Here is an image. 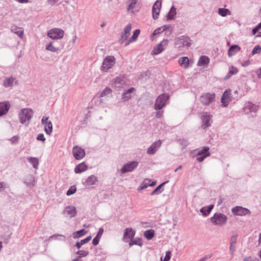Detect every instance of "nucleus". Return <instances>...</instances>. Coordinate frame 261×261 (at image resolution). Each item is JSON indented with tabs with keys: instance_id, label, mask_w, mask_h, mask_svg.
Here are the masks:
<instances>
[{
	"instance_id": "nucleus-49",
	"label": "nucleus",
	"mask_w": 261,
	"mask_h": 261,
	"mask_svg": "<svg viewBox=\"0 0 261 261\" xmlns=\"http://www.w3.org/2000/svg\"><path fill=\"white\" fill-rule=\"evenodd\" d=\"M76 191V187L75 186H72L70 188V189L67 191L66 194L67 196H70L71 195L73 194Z\"/></svg>"
},
{
	"instance_id": "nucleus-20",
	"label": "nucleus",
	"mask_w": 261,
	"mask_h": 261,
	"mask_svg": "<svg viewBox=\"0 0 261 261\" xmlns=\"http://www.w3.org/2000/svg\"><path fill=\"white\" fill-rule=\"evenodd\" d=\"M244 109L245 112L248 113L250 112H256L258 109V107L251 102H248L245 104V106Z\"/></svg>"
},
{
	"instance_id": "nucleus-38",
	"label": "nucleus",
	"mask_w": 261,
	"mask_h": 261,
	"mask_svg": "<svg viewBox=\"0 0 261 261\" xmlns=\"http://www.w3.org/2000/svg\"><path fill=\"white\" fill-rule=\"evenodd\" d=\"M97 181V178L95 175H91L87 178L86 182L87 185L91 186L95 184Z\"/></svg>"
},
{
	"instance_id": "nucleus-56",
	"label": "nucleus",
	"mask_w": 261,
	"mask_h": 261,
	"mask_svg": "<svg viewBox=\"0 0 261 261\" xmlns=\"http://www.w3.org/2000/svg\"><path fill=\"white\" fill-rule=\"evenodd\" d=\"M37 140L38 141H41L42 142H44L46 140L43 134H39L37 137Z\"/></svg>"
},
{
	"instance_id": "nucleus-55",
	"label": "nucleus",
	"mask_w": 261,
	"mask_h": 261,
	"mask_svg": "<svg viewBox=\"0 0 261 261\" xmlns=\"http://www.w3.org/2000/svg\"><path fill=\"white\" fill-rule=\"evenodd\" d=\"M48 117H47V116H43V117L42 118V119H41V123L43 125L45 126L46 125V124H47L49 121H48Z\"/></svg>"
},
{
	"instance_id": "nucleus-11",
	"label": "nucleus",
	"mask_w": 261,
	"mask_h": 261,
	"mask_svg": "<svg viewBox=\"0 0 261 261\" xmlns=\"http://www.w3.org/2000/svg\"><path fill=\"white\" fill-rule=\"evenodd\" d=\"M72 154L74 158L77 160L83 159L86 155L85 150L79 146H73Z\"/></svg>"
},
{
	"instance_id": "nucleus-10",
	"label": "nucleus",
	"mask_w": 261,
	"mask_h": 261,
	"mask_svg": "<svg viewBox=\"0 0 261 261\" xmlns=\"http://www.w3.org/2000/svg\"><path fill=\"white\" fill-rule=\"evenodd\" d=\"M168 40L167 39H164L161 42L156 44L153 48L152 51V55H158L161 53L164 50L165 47L167 46Z\"/></svg>"
},
{
	"instance_id": "nucleus-22",
	"label": "nucleus",
	"mask_w": 261,
	"mask_h": 261,
	"mask_svg": "<svg viewBox=\"0 0 261 261\" xmlns=\"http://www.w3.org/2000/svg\"><path fill=\"white\" fill-rule=\"evenodd\" d=\"M135 91L134 88H130L124 91L122 95V100L124 101L128 100L132 97V93Z\"/></svg>"
},
{
	"instance_id": "nucleus-47",
	"label": "nucleus",
	"mask_w": 261,
	"mask_h": 261,
	"mask_svg": "<svg viewBox=\"0 0 261 261\" xmlns=\"http://www.w3.org/2000/svg\"><path fill=\"white\" fill-rule=\"evenodd\" d=\"M111 93H112V90L110 88L107 87L101 92V93L100 94V96L103 97L106 95L111 94Z\"/></svg>"
},
{
	"instance_id": "nucleus-32",
	"label": "nucleus",
	"mask_w": 261,
	"mask_h": 261,
	"mask_svg": "<svg viewBox=\"0 0 261 261\" xmlns=\"http://www.w3.org/2000/svg\"><path fill=\"white\" fill-rule=\"evenodd\" d=\"M176 15V9L174 6H172L170 11L167 15V20H173Z\"/></svg>"
},
{
	"instance_id": "nucleus-60",
	"label": "nucleus",
	"mask_w": 261,
	"mask_h": 261,
	"mask_svg": "<svg viewBox=\"0 0 261 261\" xmlns=\"http://www.w3.org/2000/svg\"><path fill=\"white\" fill-rule=\"evenodd\" d=\"M162 29V28H157L156 29H155L154 31L153 35H156L160 34L162 32H163Z\"/></svg>"
},
{
	"instance_id": "nucleus-24",
	"label": "nucleus",
	"mask_w": 261,
	"mask_h": 261,
	"mask_svg": "<svg viewBox=\"0 0 261 261\" xmlns=\"http://www.w3.org/2000/svg\"><path fill=\"white\" fill-rule=\"evenodd\" d=\"M238 72L237 68L231 65L229 66L228 72L224 77V80H227L230 79L232 75L236 74Z\"/></svg>"
},
{
	"instance_id": "nucleus-63",
	"label": "nucleus",
	"mask_w": 261,
	"mask_h": 261,
	"mask_svg": "<svg viewBox=\"0 0 261 261\" xmlns=\"http://www.w3.org/2000/svg\"><path fill=\"white\" fill-rule=\"evenodd\" d=\"M59 0H47V2L51 5H54Z\"/></svg>"
},
{
	"instance_id": "nucleus-64",
	"label": "nucleus",
	"mask_w": 261,
	"mask_h": 261,
	"mask_svg": "<svg viewBox=\"0 0 261 261\" xmlns=\"http://www.w3.org/2000/svg\"><path fill=\"white\" fill-rule=\"evenodd\" d=\"M259 30L256 27H255L252 30V35H255Z\"/></svg>"
},
{
	"instance_id": "nucleus-35",
	"label": "nucleus",
	"mask_w": 261,
	"mask_h": 261,
	"mask_svg": "<svg viewBox=\"0 0 261 261\" xmlns=\"http://www.w3.org/2000/svg\"><path fill=\"white\" fill-rule=\"evenodd\" d=\"M129 245L130 247L134 245H137L140 246H142L143 245L142 240L140 238H136L135 239H132L129 240Z\"/></svg>"
},
{
	"instance_id": "nucleus-52",
	"label": "nucleus",
	"mask_w": 261,
	"mask_h": 261,
	"mask_svg": "<svg viewBox=\"0 0 261 261\" xmlns=\"http://www.w3.org/2000/svg\"><path fill=\"white\" fill-rule=\"evenodd\" d=\"M210 155V153H207L206 155H200V156H198L197 158H196V160L197 161H198L199 162H202L206 157Z\"/></svg>"
},
{
	"instance_id": "nucleus-34",
	"label": "nucleus",
	"mask_w": 261,
	"mask_h": 261,
	"mask_svg": "<svg viewBox=\"0 0 261 261\" xmlns=\"http://www.w3.org/2000/svg\"><path fill=\"white\" fill-rule=\"evenodd\" d=\"M140 33V30H139V29L136 30L134 32L133 36L129 39L128 41L125 43V45L127 46L130 42L136 41L137 37H138Z\"/></svg>"
},
{
	"instance_id": "nucleus-23",
	"label": "nucleus",
	"mask_w": 261,
	"mask_h": 261,
	"mask_svg": "<svg viewBox=\"0 0 261 261\" xmlns=\"http://www.w3.org/2000/svg\"><path fill=\"white\" fill-rule=\"evenodd\" d=\"M10 108V105L8 102H0V116L7 114Z\"/></svg>"
},
{
	"instance_id": "nucleus-46",
	"label": "nucleus",
	"mask_w": 261,
	"mask_h": 261,
	"mask_svg": "<svg viewBox=\"0 0 261 261\" xmlns=\"http://www.w3.org/2000/svg\"><path fill=\"white\" fill-rule=\"evenodd\" d=\"M177 142L181 146H182L183 148H185L187 147L188 144L189 142L187 139L182 138V139H179L177 140Z\"/></svg>"
},
{
	"instance_id": "nucleus-30",
	"label": "nucleus",
	"mask_w": 261,
	"mask_h": 261,
	"mask_svg": "<svg viewBox=\"0 0 261 261\" xmlns=\"http://www.w3.org/2000/svg\"><path fill=\"white\" fill-rule=\"evenodd\" d=\"M210 148L208 146H204L201 148L197 149L195 150L196 151V155H206V153H210L209 152Z\"/></svg>"
},
{
	"instance_id": "nucleus-28",
	"label": "nucleus",
	"mask_w": 261,
	"mask_h": 261,
	"mask_svg": "<svg viewBox=\"0 0 261 261\" xmlns=\"http://www.w3.org/2000/svg\"><path fill=\"white\" fill-rule=\"evenodd\" d=\"M88 169L87 166L84 162H82L76 165L74 168V172L76 173H81L86 171Z\"/></svg>"
},
{
	"instance_id": "nucleus-18",
	"label": "nucleus",
	"mask_w": 261,
	"mask_h": 261,
	"mask_svg": "<svg viewBox=\"0 0 261 261\" xmlns=\"http://www.w3.org/2000/svg\"><path fill=\"white\" fill-rule=\"evenodd\" d=\"M132 29V24H128L124 29L123 31L122 32L121 35V38L119 40V42L122 44L125 40H126L127 37L130 34V32Z\"/></svg>"
},
{
	"instance_id": "nucleus-50",
	"label": "nucleus",
	"mask_w": 261,
	"mask_h": 261,
	"mask_svg": "<svg viewBox=\"0 0 261 261\" xmlns=\"http://www.w3.org/2000/svg\"><path fill=\"white\" fill-rule=\"evenodd\" d=\"M19 138L18 136H14L10 139V141L13 145L16 144L18 142Z\"/></svg>"
},
{
	"instance_id": "nucleus-21",
	"label": "nucleus",
	"mask_w": 261,
	"mask_h": 261,
	"mask_svg": "<svg viewBox=\"0 0 261 261\" xmlns=\"http://www.w3.org/2000/svg\"><path fill=\"white\" fill-rule=\"evenodd\" d=\"M64 214L70 218H72L76 215V211L74 206H67L64 211Z\"/></svg>"
},
{
	"instance_id": "nucleus-36",
	"label": "nucleus",
	"mask_w": 261,
	"mask_h": 261,
	"mask_svg": "<svg viewBox=\"0 0 261 261\" xmlns=\"http://www.w3.org/2000/svg\"><path fill=\"white\" fill-rule=\"evenodd\" d=\"M214 205L211 204L208 206L203 207L200 210V212L203 214V215L207 216L210 213Z\"/></svg>"
},
{
	"instance_id": "nucleus-19",
	"label": "nucleus",
	"mask_w": 261,
	"mask_h": 261,
	"mask_svg": "<svg viewBox=\"0 0 261 261\" xmlns=\"http://www.w3.org/2000/svg\"><path fill=\"white\" fill-rule=\"evenodd\" d=\"M136 232L132 228H127L125 229L123 240L124 242H127L129 240L133 239Z\"/></svg>"
},
{
	"instance_id": "nucleus-5",
	"label": "nucleus",
	"mask_w": 261,
	"mask_h": 261,
	"mask_svg": "<svg viewBox=\"0 0 261 261\" xmlns=\"http://www.w3.org/2000/svg\"><path fill=\"white\" fill-rule=\"evenodd\" d=\"M64 35V31L59 28H54L49 30L47 33V36L53 39L58 40L63 38Z\"/></svg>"
},
{
	"instance_id": "nucleus-41",
	"label": "nucleus",
	"mask_w": 261,
	"mask_h": 261,
	"mask_svg": "<svg viewBox=\"0 0 261 261\" xmlns=\"http://www.w3.org/2000/svg\"><path fill=\"white\" fill-rule=\"evenodd\" d=\"M168 181H165L164 182H163L161 185H160L159 186H158L151 193V195H154V194H160L162 191V187L163 186L166 184Z\"/></svg>"
},
{
	"instance_id": "nucleus-27",
	"label": "nucleus",
	"mask_w": 261,
	"mask_h": 261,
	"mask_svg": "<svg viewBox=\"0 0 261 261\" xmlns=\"http://www.w3.org/2000/svg\"><path fill=\"white\" fill-rule=\"evenodd\" d=\"M11 31L17 35L21 38H22L23 36V30L21 28H19L16 25H14L11 27Z\"/></svg>"
},
{
	"instance_id": "nucleus-2",
	"label": "nucleus",
	"mask_w": 261,
	"mask_h": 261,
	"mask_svg": "<svg viewBox=\"0 0 261 261\" xmlns=\"http://www.w3.org/2000/svg\"><path fill=\"white\" fill-rule=\"evenodd\" d=\"M18 115L21 123L24 124L27 122L26 125H28L33 117V111L31 109L24 108L21 109Z\"/></svg>"
},
{
	"instance_id": "nucleus-40",
	"label": "nucleus",
	"mask_w": 261,
	"mask_h": 261,
	"mask_svg": "<svg viewBox=\"0 0 261 261\" xmlns=\"http://www.w3.org/2000/svg\"><path fill=\"white\" fill-rule=\"evenodd\" d=\"M151 182V180L148 178H146L143 181L142 185L139 187L138 188V190H141L144 189H146L148 188L149 186H150V182Z\"/></svg>"
},
{
	"instance_id": "nucleus-62",
	"label": "nucleus",
	"mask_w": 261,
	"mask_h": 261,
	"mask_svg": "<svg viewBox=\"0 0 261 261\" xmlns=\"http://www.w3.org/2000/svg\"><path fill=\"white\" fill-rule=\"evenodd\" d=\"M258 79L261 78V67L255 71Z\"/></svg>"
},
{
	"instance_id": "nucleus-1",
	"label": "nucleus",
	"mask_w": 261,
	"mask_h": 261,
	"mask_svg": "<svg viewBox=\"0 0 261 261\" xmlns=\"http://www.w3.org/2000/svg\"><path fill=\"white\" fill-rule=\"evenodd\" d=\"M192 41L187 36H181L175 39L174 44L176 47L181 49L184 47H189L192 44Z\"/></svg>"
},
{
	"instance_id": "nucleus-59",
	"label": "nucleus",
	"mask_w": 261,
	"mask_h": 261,
	"mask_svg": "<svg viewBox=\"0 0 261 261\" xmlns=\"http://www.w3.org/2000/svg\"><path fill=\"white\" fill-rule=\"evenodd\" d=\"M245 261H259V259L255 257H247L244 259Z\"/></svg>"
},
{
	"instance_id": "nucleus-37",
	"label": "nucleus",
	"mask_w": 261,
	"mask_h": 261,
	"mask_svg": "<svg viewBox=\"0 0 261 261\" xmlns=\"http://www.w3.org/2000/svg\"><path fill=\"white\" fill-rule=\"evenodd\" d=\"M45 132L46 134L50 135L53 132V124L50 121H49L44 126Z\"/></svg>"
},
{
	"instance_id": "nucleus-53",
	"label": "nucleus",
	"mask_w": 261,
	"mask_h": 261,
	"mask_svg": "<svg viewBox=\"0 0 261 261\" xmlns=\"http://www.w3.org/2000/svg\"><path fill=\"white\" fill-rule=\"evenodd\" d=\"M171 252L170 251H166L164 259L162 261H169L171 258Z\"/></svg>"
},
{
	"instance_id": "nucleus-54",
	"label": "nucleus",
	"mask_w": 261,
	"mask_h": 261,
	"mask_svg": "<svg viewBox=\"0 0 261 261\" xmlns=\"http://www.w3.org/2000/svg\"><path fill=\"white\" fill-rule=\"evenodd\" d=\"M155 117L158 118H160L162 117L164 113V111L161 110H156Z\"/></svg>"
},
{
	"instance_id": "nucleus-44",
	"label": "nucleus",
	"mask_w": 261,
	"mask_h": 261,
	"mask_svg": "<svg viewBox=\"0 0 261 261\" xmlns=\"http://www.w3.org/2000/svg\"><path fill=\"white\" fill-rule=\"evenodd\" d=\"M86 233V231L85 230V229H81L79 231L74 232L73 233V237L75 239L79 238L81 237L84 236Z\"/></svg>"
},
{
	"instance_id": "nucleus-6",
	"label": "nucleus",
	"mask_w": 261,
	"mask_h": 261,
	"mask_svg": "<svg viewBox=\"0 0 261 261\" xmlns=\"http://www.w3.org/2000/svg\"><path fill=\"white\" fill-rule=\"evenodd\" d=\"M138 164V162L135 161L126 163L120 169V174H124L127 172H133L137 168Z\"/></svg>"
},
{
	"instance_id": "nucleus-39",
	"label": "nucleus",
	"mask_w": 261,
	"mask_h": 261,
	"mask_svg": "<svg viewBox=\"0 0 261 261\" xmlns=\"http://www.w3.org/2000/svg\"><path fill=\"white\" fill-rule=\"evenodd\" d=\"M138 1V0H128V5L127 9V11H133V10L135 8L136 5Z\"/></svg>"
},
{
	"instance_id": "nucleus-43",
	"label": "nucleus",
	"mask_w": 261,
	"mask_h": 261,
	"mask_svg": "<svg viewBox=\"0 0 261 261\" xmlns=\"http://www.w3.org/2000/svg\"><path fill=\"white\" fill-rule=\"evenodd\" d=\"M218 14L222 17H225L230 14V11L227 9L219 8L218 9Z\"/></svg>"
},
{
	"instance_id": "nucleus-29",
	"label": "nucleus",
	"mask_w": 261,
	"mask_h": 261,
	"mask_svg": "<svg viewBox=\"0 0 261 261\" xmlns=\"http://www.w3.org/2000/svg\"><path fill=\"white\" fill-rule=\"evenodd\" d=\"M241 50V47L238 45H232L228 50V56L231 57Z\"/></svg>"
},
{
	"instance_id": "nucleus-61",
	"label": "nucleus",
	"mask_w": 261,
	"mask_h": 261,
	"mask_svg": "<svg viewBox=\"0 0 261 261\" xmlns=\"http://www.w3.org/2000/svg\"><path fill=\"white\" fill-rule=\"evenodd\" d=\"M98 237H99L98 236H96V237L95 238H94V239L93 240L92 243H93V245L96 246L97 245H98V244L99 243Z\"/></svg>"
},
{
	"instance_id": "nucleus-16",
	"label": "nucleus",
	"mask_w": 261,
	"mask_h": 261,
	"mask_svg": "<svg viewBox=\"0 0 261 261\" xmlns=\"http://www.w3.org/2000/svg\"><path fill=\"white\" fill-rule=\"evenodd\" d=\"M221 102L223 107H227L231 101V90H226L223 94L221 99Z\"/></svg>"
},
{
	"instance_id": "nucleus-48",
	"label": "nucleus",
	"mask_w": 261,
	"mask_h": 261,
	"mask_svg": "<svg viewBox=\"0 0 261 261\" xmlns=\"http://www.w3.org/2000/svg\"><path fill=\"white\" fill-rule=\"evenodd\" d=\"M261 53V46L259 45H255L253 48L251 54L254 55L256 54H260Z\"/></svg>"
},
{
	"instance_id": "nucleus-58",
	"label": "nucleus",
	"mask_w": 261,
	"mask_h": 261,
	"mask_svg": "<svg viewBox=\"0 0 261 261\" xmlns=\"http://www.w3.org/2000/svg\"><path fill=\"white\" fill-rule=\"evenodd\" d=\"M91 239V236H89L88 237H87L86 238L83 239V240H82L80 242H81V244L83 245L88 243L90 240Z\"/></svg>"
},
{
	"instance_id": "nucleus-15",
	"label": "nucleus",
	"mask_w": 261,
	"mask_h": 261,
	"mask_svg": "<svg viewBox=\"0 0 261 261\" xmlns=\"http://www.w3.org/2000/svg\"><path fill=\"white\" fill-rule=\"evenodd\" d=\"M162 143L161 140H158L153 143L148 148L147 153L148 154L153 155L155 154L158 149L160 147Z\"/></svg>"
},
{
	"instance_id": "nucleus-12",
	"label": "nucleus",
	"mask_w": 261,
	"mask_h": 261,
	"mask_svg": "<svg viewBox=\"0 0 261 261\" xmlns=\"http://www.w3.org/2000/svg\"><path fill=\"white\" fill-rule=\"evenodd\" d=\"M125 78L122 76H117L111 81V85L115 88H121L125 84Z\"/></svg>"
},
{
	"instance_id": "nucleus-8",
	"label": "nucleus",
	"mask_w": 261,
	"mask_h": 261,
	"mask_svg": "<svg viewBox=\"0 0 261 261\" xmlns=\"http://www.w3.org/2000/svg\"><path fill=\"white\" fill-rule=\"evenodd\" d=\"M215 94L214 93H206L200 97V100L203 105H209L215 100Z\"/></svg>"
},
{
	"instance_id": "nucleus-51",
	"label": "nucleus",
	"mask_w": 261,
	"mask_h": 261,
	"mask_svg": "<svg viewBox=\"0 0 261 261\" xmlns=\"http://www.w3.org/2000/svg\"><path fill=\"white\" fill-rule=\"evenodd\" d=\"M77 254L79 255L80 257H85L88 255L89 254L88 251L85 250H79Z\"/></svg>"
},
{
	"instance_id": "nucleus-3",
	"label": "nucleus",
	"mask_w": 261,
	"mask_h": 261,
	"mask_svg": "<svg viewBox=\"0 0 261 261\" xmlns=\"http://www.w3.org/2000/svg\"><path fill=\"white\" fill-rule=\"evenodd\" d=\"M116 63L115 58L113 56H107L106 57L100 67V70L102 72H107L112 68Z\"/></svg>"
},
{
	"instance_id": "nucleus-14",
	"label": "nucleus",
	"mask_w": 261,
	"mask_h": 261,
	"mask_svg": "<svg viewBox=\"0 0 261 261\" xmlns=\"http://www.w3.org/2000/svg\"><path fill=\"white\" fill-rule=\"evenodd\" d=\"M232 212L235 215L241 216L250 214V212L249 210L242 206H236L232 208Z\"/></svg>"
},
{
	"instance_id": "nucleus-7",
	"label": "nucleus",
	"mask_w": 261,
	"mask_h": 261,
	"mask_svg": "<svg viewBox=\"0 0 261 261\" xmlns=\"http://www.w3.org/2000/svg\"><path fill=\"white\" fill-rule=\"evenodd\" d=\"M227 217L221 213H216L211 218L212 222L215 225H221L226 223Z\"/></svg>"
},
{
	"instance_id": "nucleus-25",
	"label": "nucleus",
	"mask_w": 261,
	"mask_h": 261,
	"mask_svg": "<svg viewBox=\"0 0 261 261\" xmlns=\"http://www.w3.org/2000/svg\"><path fill=\"white\" fill-rule=\"evenodd\" d=\"M55 43V41L49 42V43L46 44L45 46V49L53 53L57 52L58 50H60V48L59 47L56 46Z\"/></svg>"
},
{
	"instance_id": "nucleus-9",
	"label": "nucleus",
	"mask_w": 261,
	"mask_h": 261,
	"mask_svg": "<svg viewBox=\"0 0 261 261\" xmlns=\"http://www.w3.org/2000/svg\"><path fill=\"white\" fill-rule=\"evenodd\" d=\"M213 116L207 112H203L201 115V120L202 122V126L205 129L211 125L213 122Z\"/></svg>"
},
{
	"instance_id": "nucleus-42",
	"label": "nucleus",
	"mask_w": 261,
	"mask_h": 261,
	"mask_svg": "<svg viewBox=\"0 0 261 261\" xmlns=\"http://www.w3.org/2000/svg\"><path fill=\"white\" fill-rule=\"evenodd\" d=\"M35 179L33 176L29 175L27 177V179L24 183L27 186H32L34 185Z\"/></svg>"
},
{
	"instance_id": "nucleus-31",
	"label": "nucleus",
	"mask_w": 261,
	"mask_h": 261,
	"mask_svg": "<svg viewBox=\"0 0 261 261\" xmlns=\"http://www.w3.org/2000/svg\"><path fill=\"white\" fill-rule=\"evenodd\" d=\"M210 62L209 58L205 56H202L200 57L198 62V65L199 66H203L207 65Z\"/></svg>"
},
{
	"instance_id": "nucleus-4",
	"label": "nucleus",
	"mask_w": 261,
	"mask_h": 261,
	"mask_svg": "<svg viewBox=\"0 0 261 261\" xmlns=\"http://www.w3.org/2000/svg\"><path fill=\"white\" fill-rule=\"evenodd\" d=\"M169 99V96L167 94H162L159 95L154 103V109L160 110L164 108L167 104V101Z\"/></svg>"
},
{
	"instance_id": "nucleus-17",
	"label": "nucleus",
	"mask_w": 261,
	"mask_h": 261,
	"mask_svg": "<svg viewBox=\"0 0 261 261\" xmlns=\"http://www.w3.org/2000/svg\"><path fill=\"white\" fill-rule=\"evenodd\" d=\"M17 84V80L13 76L5 77L3 82V85L5 88L12 87L14 85Z\"/></svg>"
},
{
	"instance_id": "nucleus-26",
	"label": "nucleus",
	"mask_w": 261,
	"mask_h": 261,
	"mask_svg": "<svg viewBox=\"0 0 261 261\" xmlns=\"http://www.w3.org/2000/svg\"><path fill=\"white\" fill-rule=\"evenodd\" d=\"M178 63L185 69H187L190 67V61L187 57H183L179 58Z\"/></svg>"
},
{
	"instance_id": "nucleus-57",
	"label": "nucleus",
	"mask_w": 261,
	"mask_h": 261,
	"mask_svg": "<svg viewBox=\"0 0 261 261\" xmlns=\"http://www.w3.org/2000/svg\"><path fill=\"white\" fill-rule=\"evenodd\" d=\"M237 236L233 235L231 237L230 239V244L235 245L237 242Z\"/></svg>"
},
{
	"instance_id": "nucleus-45",
	"label": "nucleus",
	"mask_w": 261,
	"mask_h": 261,
	"mask_svg": "<svg viewBox=\"0 0 261 261\" xmlns=\"http://www.w3.org/2000/svg\"><path fill=\"white\" fill-rule=\"evenodd\" d=\"M154 235V230H151V229L146 230L144 232V236L148 240L151 239L153 237Z\"/></svg>"
},
{
	"instance_id": "nucleus-13",
	"label": "nucleus",
	"mask_w": 261,
	"mask_h": 261,
	"mask_svg": "<svg viewBox=\"0 0 261 261\" xmlns=\"http://www.w3.org/2000/svg\"><path fill=\"white\" fill-rule=\"evenodd\" d=\"M162 3L160 0H157L153 5L152 9V17L154 19H157L159 16Z\"/></svg>"
},
{
	"instance_id": "nucleus-33",
	"label": "nucleus",
	"mask_w": 261,
	"mask_h": 261,
	"mask_svg": "<svg viewBox=\"0 0 261 261\" xmlns=\"http://www.w3.org/2000/svg\"><path fill=\"white\" fill-rule=\"evenodd\" d=\"M28 161L32 165L34 169H38L39 162V159L37 158L29 157L28 158Z\"/></svg>"
}]
</instances>
